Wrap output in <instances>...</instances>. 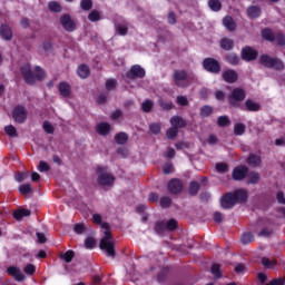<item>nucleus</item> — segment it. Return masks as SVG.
I'll return each instance as SVG.
<instances>
[{
    "label": "nucleus",
    "mask_w": 285,
    "mask_h": 285,
    "mask_svg": "<svg viewBox=\"0 0 285 285\" xmlns=\"http://www.w3.org/2000/svg\"><path fill=\"white\" fill-rule=\"evenodd\" d=\"M244 99H246V91L242 88H235L228 97V102L232 108H240Z\"/></svg>",
    "instance_id": "6"
},
{
    "label": "nucleus",
    "mask_w": 285,
    "mask_h": 285,
    "mask_svg": "<svg viewBox=\"0 0 285 285\" xmlns=\"http://www.w3.org/2000/svg\"><path fill=\"white\" fill-rule=\"evenodd\" d=\"M115 141L118 142L120 146H124L126 141H128V134L119 132L115 136Z\"/></svg>",
    "instance_id": "31"
},
{
    "label": "nucleus",
    "mask_w": 285,
    "mask_h": 285,
    "mask_svg": "<svg viewBox=\"0 0 285 285\" xmlns=\"http://www.w3.org/2000/svg\"><path fill=\"white\" fill-rule=\"evenodd\" d=\"M171 204H173V200L170 199V197L165 196V197L160 198L161 208H168V206H170Z\"/></svg>",
    "instance_id": "54"
},
{
    "label": "nucleus",
    "mask_w": 285,
    "mask_h": 285,
    "mask_svg": "<svg viewBox=\"0 0 285 285\" xmlns=\"http://www.w3.org/2000/svg\"><path fill=\"white\" fill-rule=\"evenodd\" d=\"M80 8L85 11L92 10V0H81Z\"/></svg>",
    "instance_id": "50"
},
{
    "label": "nucleus",
    "mask_w": 285,
    "mask_h": 285,
    "mask_svg": "<svg viewBox=\"0 0 285 285\" xmlns=\"http://www.w3.org/2000/svg\"><path fill=\"white\" fill-rule=\"evenodd\" d=\"M58 90L61 95V97L68 98L70 95H72V87H70V83L62 81L58 86Z\"/></svg>",
    "instance_id": "18"
},
{
    "label": "nucleus",
    "mask_w": 285,
    "mask_h": 285,
    "mask_svg": "<svg viewBox=\"0 0 285 285\" xmlns=\"http://www.w3.org/2000/svg\"><path fill=\"white\" fill-rule=\"evenodd\" d=\"M97 185L112 188V186H115V175H112V173H110L106 167H98Z\"/></svg>",
    "instance_id": "4"
},
{
    "label": "nucleus",
    "mask_w": 285,
    "mask_h": 285,
    "mask_svg": "<svg viewBox=\"0 0 285 285\" xmlns=\"http://www.w3.org/2000/svg\"><path fill=\"white\" fill-rule=\"evenodd\" d=\"M146 77V69L139 65H134L127 72L128 79H144Z\"/></svg>",
    "instance_id": "9"
},
{
    "label": "nucleus",
    "mask_w": 285,
    "mask_h": 285,
    "mask_svg": "<svg viewBox=\"0 0 285 285\" xmlns=\"http://www.w3.org/2000/svg\"><path fill=\"white\" fill-rule=\"evenodd\" d=\"M96 130H97L98 135H102L104 137H106V135L110 134V124L100 122L97 125Z\"/></svg>",
    "instance_id": "23"
},
{
    "label": "nucleus",
    "mask_w": 285,
    "mask_h": 285,
    "mask_svg": "<svg viewBox=\"0 0 285 285\" xmlns=\"http://www.w3.org/2000/svg\"><path fill=\"white\" fill-rule=\"evenodd\" d=\"M248 199V193L245 189H238L234 193H227L220 199L222 208L228 210L233 208L236 204H244Z\"/></svg>",
    "instance_id": "1"
},
{
    "label": "nucleus",
    "mask_w": 285,
    "mask_h": 285,
    "mask_svg": "<svg viewBox=\"0 0 285 285\" xmlns=\"http://www.w3.org/2000/svg\"><path fill=\"white\" fill-rule=\"evenodd\" d=\"M242 244H252V242H255V235L250 232H245L240 236Z\"/></svg>",
    "instance_id": "27"
},
{
    "label": "nucleus",
    "mask_w": 285,
    "mask_h": 285,
    "mask_svg": "<svg viewBox=\"0 0 285 285\" xmlns=\"http://www.w3.org/2000/svg\"><path fill=\"white\" fill-rule=\"evenodd\" d=\"M272 285H285V278H275L271 281Z\"/></svg>",
    "instance_id": "64"
},
{
    "label": "nucleus",
    "mask_w": 285,
    "mask_h": 285,
    "mask_svg": "<svg viewBox=\"0 0 285 285\" xmlns=\"http://www.w3.org/2000/svg\"><path fill=\"white\" fill-rule=\"evenodd\" d=\"M116 86H117V80L108 79L106 81L105 88H106V90H115Z\"/></svg>",
    "instance_id": "55"
},
{
    "label": "nucleus",
    "mask_w": 285,
    "mask_h": 285,
    "mask_svg": "<svg viewBox=\"0 0 285 285\" xmlns=\"http://www.w3.org/2000/svg\"><path fill=\"white\" fill-rule=\"evenodd\" d=\"M96 244H97V242L92 237H88V238L85 239L86 248L92 249V248H95Z\"/></svg>",
    "instance_id": "58"
},
{
    "label": "nucleus",
    "mask_w": 285,
    "mask_h": 285,
    "mask_svg": "<svg viewBox=\"0 0 285 285\" xmlns=\"http://www.w3.org/2000/svg\"><path fill=\"white\" fill-rule=\"evenodd\" d=\"M77 73L80 79H88V77H90V67L87 65H80L77 69Z\"/></svg>",
    "instance_id": "25"
},
{
    "label": "nucleus",
    "mask_w": 285,
    "mask_h": 285,
    "mask_svg": "<svg viewBox=\"0 0 285 285\" xmlns=\"http://www.w3.org/2000/svg\"><path fill=\"white\" fill-rule=\"evenodd\" d=\"M203 68L212 75H219L222 72V65L215 58H205L203 60Z\"/></svg>",
    "instance_id": "8"
},
{
    "label": "nucleus",
    "mask_w": 285,
    "mask_h": 285,
    "mask_svg": "<svg viewBox=\"0 0 285 285\" xmlns=\"http://www.w3.org/2000/svg\"><path fill=\"white\" fill-rule=\"evenodd\" d=\"M149 130L151 135H159L161 132V125L154 122L149 125Z\"/></svg>",
    "instance_id": "47"
},
{
    "label": "nucleus",
    "mask_w": 285,
    "mask_h": 285,
    "mask_svg": "<svg viewBox=\"0 0 285 285\" xmlns=\"http://www.w3.org/2000/svg\"><path fill=\"white\" fill-rule=\"evenodd\" d=\"M223 24L226 27V29L229 32H235V30L237 29V23L235 22V20L233 19V17L226 16L223 19Z\"/></svg>",
    "instance_id": "19"
},
{
    "label": "nucleus",
    "mask_w": 285,
    "mask_h": 285,
    "mask_svg": "<svg viewBox=\"0 0 285 285\" xmlns=\"http://www.w3.org/2000/svg\"><path fill=\"white\" fill-rule=\"evenodd\" d=\"M246 132V125L244 124H235L234 125V134L236 136H242Z\"/></svg>",
    "instance_id": "38"
},
{
    "label": "nucleus",
    "mask_w": 285,
    "mask_h": 285,
    "mask_svg": "<svg viewBox=\"0 0 285 285\" xmlns=\"http://www.w3.org/2000/svg\"><path fill=\"white\" fill-rule=\"evenodd\" d=\"M276 33H273L271 29H264L262 31L263 39H266L267 41H275Z\"/></svg>",
    "instance_id": "34"
},
{
    "label": "nucleus",
    "mask_w": 285,
    "mask_h": 285,
    "mask_svg": "<svg viewBox=\"0 0 285 285\" xmlns=\"http://www.w3.org/2000/svg\"><path fill=\"white\" fill-rule=\"evenodd\" d=\"M110 239H112V234L109 229L105 230V237L100 240L99 247L101 250H105L108 257H112V259H115V243Z\"/></svg>",
    "instance_id": "5"
},
{
    "label": "nucleus",
    "mask_w": 285,
    "mask_h": 285,
    "mask_svg": "<svg viewBox=\"0 0 285 285\" xmlns=\"http://www.w3.org/2000/svg\"><path fill=\"white\" fill-rule=\"evenodd\" d=\"M212 275L216 277V279H219L222 277V267L219 264L212 265Z\"/></svg>",
    "instance_id": "44"
},
{
    "label": "nucleus",
    "mask_w": 285,
    "mask_h": 285,
    "mask_svg": "<svg viewBox=\"0 0 285 285\" xmlns=\"http://www.w3.org/2000/svg\"><path fill=\"white\" fill-rule=\"evenodd\" d=\"M166 275H168V268H164L163 271L159 272L157 276L158 282H165Z\"/></svg>",
    "instance_id": "63"
},
{
    "label": "nucleus",
    "mask_w": 285,
    "mask_h": 285,
    "mask_svg": "<svg viewBox=\"0 0 285 285\" xmlns=\"http://www.w3.org/2000/svg\"><path fill=\"white\" fill-rule=\"evenodd\" d=\"M116 32L121 37H126V35H128V26L121 23L116 24Z\"/></svg>",
    "instance_id": "41"
},
{
    "label": "nucleus",
    "mask_w": 285,
    "mask_h": 285,
    "mask_svg": "<svg viewBox=\"0 0 285 285\" xmlns=\"http://www.w3.org/2000/svg\"><path fill=\"white\" fill-rule=\"evenodd\" d=\"M88 19L89 21H100L101 20V13H99V11L97 10H92L89 14H88Z\"/></svg>",
    "instance_id": "46"
},
{
    "label": "nucleus",
    "mask_w": 285,
    "mask_h": 285,
    "mask_svg": "<svg viewBox=\"0 0 285 285\" xmlns=\"http://www.w3.org/2000/svg\"><path fill=\"white\" fill-rule=\"evenodd\" d=\"M177 135H179V129L174 126L171 128H169L166 132L167 139H175V137H177Z\"/></svg>",
    "instance_id": "45"
},
{
    "label": "nucleus",
    "mask_w": 285,
    "mask_h": 285,
    "mask_svg": "<svg viewBox=\"0 0 285 285\" xmlns=\"http://www.w3.org/2000/svg\"><path fill=\"white\" fill-rule=\"evenodd\" d=\"M259 63L265 66V68H274L275 70H284V62L282 60L272 58L268 55H262L259 58Z\"/></svg>",
    "instance_id": "7"
},
{
    "label": "nucleus",
    "mask_w": 285,
    "mask_h": 285,
    "mask_svg": "<svg viewBox=\"0 0 285 285\" xmlns=\"http://www.w3.org/2000/svg\"><path fill=\"white\" fill-rule=\"evenodd\" d=\"M0 37L4 41H12V37H13L12 28H10V26H8V24H1L0 26Z\"/></svg>",
    "instance_id": "17"
},
{
    "label": "nucleus",
    "mask_w": 285,
    "mask_h": 285,
    "mask_svg": "<svg viewBox=\"0 0 285 285\" xmlns=\"http://www.w3.org/2000/svg\"><path fill=\"white\" fill-rule=\"evenodd\" d=\"M226 61L230 63V66H237V63H239V56H237V53H229L226 57Z\"/></svg>",
    "instance_id": "36"
},
{
    "label": "nucleus",
    "mask_w": 285,
    "mask_h": 285,
    "mask_svg": "<svg viewBox=\"0 0 285 285\" xmlns=\"http://www.w3.org/2000/svg\"><path fill=\"white\" fill-rule=\"evenodd\" d=\"M153 106H154V104H153L151 100L144 101L142 105H141L142 111L144 112H150V110H153Z\"/></svg>",
    "instance_id": "52"
},
{
    "label": "nucleus",
    "mask_w": 285,
    "mask_h": 285,
    "mask_svg": "<svg viewBox=\"0 0 285 285\" xmlns=\"http://www.w3.org/2000/svg\"><path fill=\"white\" fill-rule=\"evenodd\" d=\"M176 104L178 106H188V98L186 96H177Z\"/></svg>",
    "instance_id": "60"
},
{
    "label": "nucleus",
    "mask_w": 285,
    "mask_h": 285,
    "mask_svg": "<svg viewBox=\"0 0 285 285\" xmlns=\"http://www.w3.org/2000/svg\"><path fill=\"white\" fill-rule=\"evenodd\" d=\"M247 164L248 166H252V168H257V166L262 164V157H259V155L250 154L247 157Z\"/></svg>",
    "instance_id": "24"
},
{
    "label": "nucleus",
    "mask_w": 285,
    "mask_h": 285,
    "mask_svg": "<svg viewBox=\"0 0 285 285\" xmlns=\"http://www.w3.org/2000/svg\"><path fill=\"white\" fill-rule=\"evenodd\" d=\"M257 50L253 49L252 47H245L242 50V59L244 61H255L257 59Z\"/></svg>",
    "instance_id": "13"
},
{
    "label": "nucleus",
    "mask_w": 285,
    "mask_h": 285,
    "mask_svg": "<svg viewBox=\"0 0 285 285\" xmlns=\"http://www.w3.org/2000/svg\"><path fill=\"white\" fill-rule=\"evenodd\" d=\"M217 124L220 128H226V126H230V119L228 116H219L217 119Z\"/></svg>",
    "instance_id": "37"
},
{
    "label": "nucleus",
    "mask_w": 285,
    "mask_h": 285,
    "mask_svg": "<svg viewBox=\"0 0 285 285\" xmlns=\"http://www.w3.org/2000/svg\"><path fill=\"white\" fill-rule=\"evenodd\" d=\"M208 7L214 12H219V10H222V2L219 0H209L208 1Z\"/></svg>",
    "instance_id": "32"
},
{
    "label": "nucleus",
    "mask_w": 285,
    "mask_h": 285,
    "mask_svg": "<svg viewBox=\"0 0 285 285\" xmlns=\"http://www.w3.org/2000/svg\"><path fill=\"white\" fill-rule=\"evenodd\" d=\"M12 117L17 124H23L28 118V114L26 112V108L23 106H17L12 111Z\"/></svg>",
    "instance_id": "11"
},
{
    "label": "nucleus",
    "mask_w": 285,
    "mask_h": 285,
    "mask_svg": "<svg viewBox=\"0 0 285 285\" xmlns=\"http://www.w3.org/2000/svg\"><path fill=\"white\" fill-rule=\"evenodd\" d=\"M262 14V8H259L258 6H250L247 8V16L249 17V19H257L259 18Z\"/></svg>",
    "instance_id": "20"
},
{
    "label": "nucleus",
    "mask_w": 285,
    "mask_h": 285,
    "mask_svg": "<svg viewBox=\"0 0 285 285\" xmlns=\"http://www.w3.org/2000/svg\"><path fill=\"white\" fill-rule=\"evenodd\" d=\"M42 128L48 135H52V132H55V127L52 126V124H50V121H45L42 124Z\"/></svg>",
    "instance_id": "51"
},
{
    "label": "nucleus",
    "mask_w": 285,
    "mask_h": 285,
    "mask_svg": "<svg viewBox=\"0 0 285 285\" xmlns=\"http://www.w3.org/2000/svg\"><path fill=\"white\" fill-rule=\"evenodd\" d=\"M19 193L21 195H30L32 193V186L30 184L20 185Z\"/></svg>",
    "instance_id": "43"
},
{
    "label": "nucleus",
    "mask_w": 285,
    "mask_h": 285,
    "mask_svg": "<svg viewBox=\"0 0 285 285\" xmlns=\"http://www.w3.org/2000/svg\"><path fill=\"white\" fill-rule=\"evenodd\" d=\"M274 41H276V43H278V46H285L284 33H276V36H274Z\"/></svg>",
    "instance_id": "56"
},
{
    "label": "nucleus",
    "mask_w": 285,
    "mask_h": 285,
    "mask_svg": "<svg viewBox=\"0 0 285 285\" xmlns=\"http://www.w3.org/2000/svg\"><path fill=\"white\" fill-rule=\"evenodd\" d=\"M4 132H7V135H9V137H17V128L12 125H9L7 127H4Z\"/></svg>",
    "instance_id": "49"
},
{
    "label": "nucleus",
    "mask_w": 285,
    "mask_h": 285,
    "mask_svg": "<svg viewBox=\"0 0 285 285\" xmlns=\"http://www.w3.org/2000/svg\"><path fill=\"white\" fill-rule=\"evenodd\" d=\"M165 226L167 230H175L177 228V220L169 219L168 222L165 223Z\"/></svg>",
    "instance_id": "57"
},
{
    "label": "nucleus",
    "mask_w": 285,
    "mask_h": 285,
    "mask_svg": "<svg viewBox=\"0 0 285 285\" xmlns=\"http://www.w3.org/2000/svg\"><path fill=\"white\" fill-rule=\"evenodd\" d=\"M248 175V167L238 166L233 170V179L235 181H242Z\"/></svg>",
    "instance_id": "14"
},
{
    "label": "nucleus",
    "mask_w": 285,
    "mask_h": 285,
    "mask_svg": "<svg viewBox=\"0 0 285 285\" xmlns=\"http://www.w3.org/2000/svg\"><path fill=\"white\" fill-rule=\"evenodd\" d=\"M158 104L163 110H173L175 108V105L170 100H165L164 98H160L158 100Z\"/></svg>",
    "instance_id": "28"
},
{
    "label": "nucleus",
    "mask_w": 285,
    "mask_h": 285,
    "mask_svg": "<svg viewBox=\"0 0 285 285\" xmlns=\"http://www.w3.org/2000/svg\"><path fill=\"white\" fill-rule=\"evenodd\" d=\"M167 228H166V222H159L156 224L155 226V232L158 235H164L166 233Z\"/></svg>",
    "instance_id": "42"
},
{
    "label": "nucleus",
    "mask_w": 285,
    "mask_h": 285,
    "mask_svg": "<svg viewBox=\"0 0 285 285\" xmlns=\"http://www.w3.org/2000/svg\"><path fill=\"white\" fill-rule=\"evenodd\" d=\"M60 23L67 32H75V29L77 28V24L75 23V20L70 18L69 14H63L60 17Z\"/></svg>",
    "instance_id": "10"
},
{
    "label": "nucleus",
    "mask_w": 285,
    "mask_h": 285,
    "mask_svg": "<svg viewBox=\"0 0 285 285\" xmlns=\"http://www.w3.org/2000/svg\"><path fill=\"white\" fill-rule=\"evenodd\" d=\"M272 235H273V229H271V228H263L258 233V237H271Z\"/></svg>",
    "instance_id": "61"
},
{
    "label": "nucleus",
    "mask_w": 285,
    "mask_h": 285,
    "mask_svg": "<svg viewBox=\"0 0 285 285\" xmlns=\"http://www.w3.org/2000/svg\"><path fill=\"white\" fill-rule=\"evenodd\" d=\"M168 190L173 195H178V193H181V190H184V183H181V180L177 178H173L168 183Z\"/></svg>",
    "instance_id": "12"
},
{
    "label": "nucleus",
    "mask_w": 285,
    "mask_h": 285,
    "mask_svg": "<svg viewBox=\"0 0 285 285\" xmlns=\"http://www.w3.org/2000/svg\"><path fill=\"white\" fill-rule=\"evenodd\" d=\"M233 46H235V42L228 38H224L220 41V48H223V50H233Z\"/></svg>",
    "instance_id": "30"
},
{
    "label": "nucleus",
    "mask_w": 285,
    "mask_h": 285,
    "mask_svg": "<svg viewBox=\"0 0 285 285\" xmlns=\"http://www.w3.org/2000/svg\"><path fill=\"white\" fill-rule=\"evenodd\" d=\"M199 193V183L191 181L189 184V194L190 195H197Z\"/></svg>",
    "instance_id": "48"
},
{
    "label": "nucleus",
    "mask_w": 285,
    "mask_h": 285,
    "mask_svg": "<svg viewBox=\"0 0 285 285\" xmlns=\"http://www.w3.org/2000/svg\"><path fill=\"white\" fill-rule=\"evenodd\" d=\"M213 115V107L206 105L200 108V117H210Z\"/></svg>",
    "instance_id": "40"
},
{
    "label": "nucleus",
    "mask_w": 285,
    "mask_h": 285,
    "mask_svg": "<svg viewBox=\"0 0 285 285\" xmlns=\"http://www.w3.org/2000/svg\"><path fill=\"white\" fill-rule=\"evenodd\" d=\"M48 8L51 12H61V10H63V8L61 7V3L57 1H50L48 3Z\"/></svg>",
    "instance_id": "33"
},
{
    "label": "nucleus",
    "mask_w": 285,
    "mask_h": 285,
    "mask_svg": "<svg viewBox=\"0 0 285 285\" xmlns=\"http://www.w3.org/2000/svg\"><path fill=\"white\" fill-rule=\"evenodd\" d=\"M245 109L248 110V112H259V110H262V106L250 99H247L245 101Z\"/></svg>",
    "instance_id": "21"
},
{
    "label": "nucleus",
    "mask_w": 285,
    "mask_h": 285,
    "mask_svg": "<svg viewBox=\"0 0 285 285\" xmlns=\"http://www.w3.org/2000/svg\"><path fill=\"white\" fill-rule=\"evenodd\" d=\"M170 124L171 126H174L175 128H177L179 130V128H186L187 124L184 120V118L179 117V116H173L170 118Z\"/></svg>",
    "instance_id": "22"
},
{
    "label": "nucleus",
    "mask_w": 285,
    "mask_h": 285,
    "mask_svg": "<svg viewBox=\"0 0 285 285\" xmlns=\"http://www.w3.org/2000/svg\"><path fill=\"white\" fill-rule=\"evenodd\" d=\"M60 259H63L67 264H70V262L75 259V252L72 249H69L66 253H61Z\"/></svg>",
    "instance_id": "29"
},
{
    "label": "nucleus",
    "mask_w": 285,
    "mask_h": 285,
    "mask_svg": "<svg viewBox=\"0 0 285 285\" xmlns=\"http://www.w3.org/2000/svg\"><path fill=\"white\" fill-rule=\"evenodd\" d=\"M38 170H39V173H48V170H50V165H48V163L41 160L38 165Z\"/></svg>",
    "instance_id": "53"
},
{
    "label": "nucleus",
    "mask_w": 285,
    "mask_h": 285,
    "mask_svg": "<svg viewBox=\"0 0 285 285\" xmlns=\"http://www.w3.org/2000/svg\"><path fill=\"white\" fill-rule=\"evenodd\" d=\"M262 264L265 268H275V266H277V261H269L268 257H263Z\"/></svg>",
    "instance_id": "39"
},
{
    "label": "nucleus",
    "mask_w": 285,
    "mask_h": 285,
    "mask_svg": "<svg viewBox=\"0 0 285 285\" xmlns=\"http://www.w3.org/2000/svg\"><path fill=\"white\" fill-rule=\"evenodd\" d=\"M222 77H223L224 81H226V83H235V81H237V79H238L237 71H235L233 69H227V70L223 71Z\"/></svg>",
    "instance_id": "16"
},
{
    "label": "nucleus",
    "mask_w": 285,
    "mask_h": 285,
    "mask_svg": "<svg viewBox=\"0 0 285 285\" xmlns=\"http://www.w3.org/2000/svg\"><path fill=\"white\" fill-rule=\"evenodd\" d=\"M216 170H217V173H227L228 165L225 163H218V164H216Z\"/></svg>",
    "instance_id": "59"
},
{
    "label": "nucleus",
    "mask_w": 285,
    "mask_h": 285,
    "mask_svg": "<svg viewBox=\"0 0 285 285\" xmlns=\"http://www.w3.org/2000/svg\"><path fill=\"white\" fill-rule=\"evenodd\" d=\"M24 273L27 275H35V272L37 271V267H35V265L32 264H28L24 268H23Z\"/></svg>",
    "instance_id": "62"
},
{
    "label": "nucleus",
    "mask_w": 285,
    "mask_h": 285,
    "mask_svg": "<svg viewBox=\"0 0 285 285\" xmlns=\"http://www.w3.org/2000/svg\"><path fill=\"white\" fill-rule=\"evenodd\" d=\"M20 72L29 86H33L36 81H43L46 79V71L39 66L35 68V72L32 73V68L30 65L26 63L21 67Z\"/></svg>",
    "instance_id": "2"
},
{
    "label": "nucleus",
    "mask_w": 285,
    "mask_h": 285,
    "mask_svg": "<svg viewBox=\"0 0 285 285\" xmlns=\"http://www.w3.org/2000/svg\"><path fill=\"white\" fill-rule=\"evenodd\" d=\"M7 273L11 275V277H14L16 282H23L26 279V275L21 273V269L17 266H9L7 268Z\"/></svg>",
    "instance_id": "15"
},
{
    "label": "nucleus",
    "mask_w": 285,
    "mask_h": 285,
    "mask_svg": "<svg viewBox=\"0 0 285 285\" xmlns=\"http://www.w3.org/2000/svg\"><path fill=\"white\" fill-rule=\"evenodd\" d=\"M248 180L247 184H259V173L252 171L248 174Z\"/></svg>",
    "instance_id": "35"
},
{
    "label": "nucleus",
    "mask_w": 285,
    "mask_h": 285,
    "mask_svg": "<svg viewBox=\"0 0 285 285\" xmlns=\"http://www.w3.org/2000/svg\"><path fill=\"white\" fill-rule=\"evenodd\" d=\"M174 86L178 88H188L190 83L197 81V76L184 69H177L173 73Z\"/></svg>",
    "instance_id": "3"
},
{
    "label": "nucleus",
    "mask_w": 285,
    "mask_h": 285,
    "mask_svg": "<svg viewBox=\"0 0 285 285\" xmlns=\"http://www.w3.org/2000/svg\"><path fill=\"white\" fill-rule=\"evenodd\" d=\"M32 215V212L30 209H18L13 212L14 219L21 220L22 217H30Z\"/></svg>",
    "instance_id": "26"
}]
</instances>
